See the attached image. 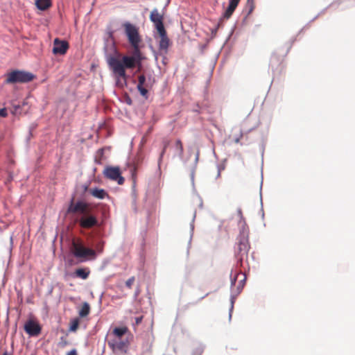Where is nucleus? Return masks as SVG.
Wrapping results in <instances>:
<instances>
[{
  "label": "nucleus",
  "mask_w": 355,
  "mask_h": 355,
  "mask_svg": "<svg viewBox=\"0 0 355 355\" xmlns=\"http://www.w3.org/2000/svg\"><path fill=\"white\" fill-rule=\"evenodd\" d=\"M68 212L81 214L78 222L80 227L83 229L89 230L98 225L96 216L91 213L89 205L87 202L78 201L74 204L72 200Z\"/></svg>",
  "instance_id": "f03ea898"
},
{
  "label": "nucleus",
  "mask_w": 355,
  "mask_h": 355,
  "mask_svg": "<svg viewBox=\"0 0 355 355\" xmlns=\"http://www.w3.org/2000/svg\"><path fill=\"white\" fill-rule=\"evenodd\" d=\"M175 150L179 157L182 158L184 154V148L180 139H177L175 144Z\"/></svg>",
  "instance_id": "6ab92c4d"
},
{
  "label": "nucleus",
  "mask_w": 355,
  "mask_h": 355,
  "mask_svg": "<svg viewBox=\"0 0 355 355\" xmlns=\"http://www.w3.org/2000/svg\"><path fill=\"white\" fill-rule=\"evenodd\" d=\"M68 344L67 341H64V343H63V345H67Z\"/></svg>",
  "instance_id": "e433bc0d"
},
{
  "label": "nucleus",
  "mask_w": 355,
  "mask_h": 355,
  "mask_svg": "<svg viewBox=\"0 0 355 355\" xmlns=\"http://www.w3.org/2000/svg\"><path fill=\"white\" fill-rule=\"evenodd\" d=\"M143 320V316L137 317L135 318V325H139Z\"/></svg>",
  "instance_id": "2f4dec72"
},
{
  "label": "nucleus",
  "mask_w": 355,
  "mask_h": 355,
  "mask_svg": "<svg viewBox=\"0 0 355 355\" xmlns=\"http://www.w3.org/2000/svg\"><path fill=\"white\" fill-rule=\"evenodd\" d=\"M90 305L87 302H83L78 309V315L80 318L87 317L90 313Z\"/></svg>",
  "instance_id": "f3484780"
},
{
  "label": "nucleus",
  "mask_w": 355,
  "mask_h": 355,
  "mask_svg": "<svg viewBox=\"0 0 355 355\" xmlns=\"http://www.w3.org/2000/svg\"><path fill=\"white\" fill-rule=\"evenodd\" d=\"M123 27L128 42L133 49L132 53V55H122L116 51L114 55L107 56V62L114 76L117 78H122L125 83L128 78L126 69H133L137 67V71L141 70L143 56L139 44L142 40L139 35V28L135 25L130 22H125Z\"/></svg>",
  "instance_id": "f257e3e1"
},
{
  "label": "nucleus",
  "mask_w": 355,
  "mask_h": 355,
  "mask_svg": "<svg viewBox=\"0 0 355 355\" xmlns=\"http://www.w3.org/2000/svg\"><path fill=\"white\" fill-rule=\"evenodd\" d=\"M223 170H224V166H218V173H217V176H216L217 178L220 176V173Z\"/></svg>",
  "instance_id": "7c9ffc66"
},
{
  "label": "nucleus",
  "mask_w": 355,
  "mask_h": 355,
  "mask_svg": "<svg viewBox=\"0 0 355 355\" xmlns=\"http://www.w3.org/2000/svg\"><path fill=\"white\" fill-rule=\"evenodd\" d=\"M249 249L250 245L248 236L243 233L238 239L237 247L235 250V257L241 266H242L244 257L248 256Z\"/></svg>",
  "instance_id": "39448f33"
},
{
  "label": "nucleus",
  "mask_w": 355,
  "mask_h": 355,
  "mask_svg": "<svg viewBox=\"0 0 355 355\" xmlns=\"http://www.w3.org/2000/svg\"><path fill=\"white\" fill-rule=\"evenodd\" d=\"M104 245H105V242L103 241H98L94 247H95V250H94L96 253H98V254H101L103 253V250H104Z\"/></svg>",
  "instance_id": "5701e85b"
},
{
  "label": "nucleus",
  "mask_w": 355,
  "mask_h": 355,
  "mask_svg": "<svg viewBox=\"0 0 355 355\" xmlns=\"http://www.w3.org/2000/svg\"><path fill=\"white\" fill-rule=\"evenodd\" d=\"M80 320L78 318H76L71 320L70 322L69 331H76L79 327Z\"/></svg>",
  "instance_id": "4be33fe9"
},
{
  "label": "nucleus",
  "mask_w": 355,
  "mask_h": 355,
  "mask_svg": "<svg viewBox=\"0 0 355 355\" xmlns=\"http://www.w3.org/2000/svg\"><path fill=\"white\" fill-rule=\"evenodd\" d=\"M168 144H169V141H166L164 142V146H163V149H162V152L160 153V155H159V162H161V161H162V159L163 158V156H164V153H166V148H167Z\"/></svg>",
  "instance_id": "bb28decb"
},
{
  "label": "nucleus",
  "mask_w": 355,
  "mask_h": 355,
  "mask_svg": "<svg viewBox=\"0 0 355 355\" xmlns=\"http://www.w3.org/2000/svg\"><path fill=\"white\" fill-rule=\"evenodd\" d=\"M35 6L40 10H46L52 6L51 0H35Z\"/></svg>",
  "instance_id": "dca6fc26"
},
{
  "label": "nucleus",
  "mask_w": 355,
  "mask_h": 355,
  "mask_svg": "<svg viewBox=\"0 0 355 355\" xmlns=\"http://www.w3.org/2000/svg\"><path fill=\"white\" fill-rule=\"evenodd\" d=\"M277 53H272L271 60H277Z\"/></svg>",
  "instance_id": "f704fd0d"
},
{
  "label": "nucleus",
  "mask_w": 355,
  "mask_h": 355,
  "mask_svg": "<svg viewBox=\"0 0 355 355\" xmlns=\"http://www.w3.org/2000/svg\"><path fill=\"white\" fill-rule=\"evenodd\" d=\"M76 274L78 277L85 279L89 276V270L84 268H79L76 270Z\"/></svg>",
  "instance_id": "412c9836"
},
{
  "label": "nucleus",
  "mask_w": 355,
  "mask_h": 355,
  "mask_svg": "<svg viewBox=\"0 0 355 355\" xmlns=\"http://www.w3.org/2000/svg\"><path fill=\"white\" fill-rule=\"evenodd\" d=\"M235 302V298L234 297H231V307H230V313L232 311L234 308V304Z\"/></svg>",
  "instance_id": "473e14b6"
},
{
  "label": "nucleus",
  "mask_w": 355,
  "mask_h": 355,
  "mask_svg": "<svg viewBox=\"0 0 355 355\" xmlns=\"http://www.w3.org/2000/svg\"><path fill=\"white\" fill-rule=\"evenodd\" d=\"M8 112L6 108L0 109V117H6Z\"/></svg>",
  "instance_id": "cd10ccee"
},
{
  "label": "nucleus",
  "mask_w": 355,
  "mask_h": 355,
  "mask_svg": "<svg viewBox=\"0 0 355 355\" xmlns=\"http://www.w3.org/2000/svg\"><path fill=\"white\" fill-rule=\"evenodd\" d=\"M69 48V42L66 40H62L55 38L53 40V53L54 55H64Z\"/></svg>",
  "instance_id": "1a4fd4ad"
},
{
  "label": "nucleus",
  "mask_w": 355,
  "mask_h": 355,
  "mask_svg": "<svg viewBox=\"0 0 355 355\" xmlns=\"http://www.w3.org/2000/svg\"><path fill=\"white\" fill-rule=\"evenodd\" d=\"M134 282H135V277H132L131 278L128 279L126 281V282H125L126 286L130 287L132 285Z\"/></svg>",
  "instance_id": "c85d7f7f"
},
{
  "label": "nucleus",
  "mask_w": 355,
  "mask_h": 355,
  "mask_svg": "<svg viewBox=\"0 0 355 355\" xmlns=\"http://www.w3.org/2000/svg\"><path fill=\"white\" fill-rule=\"evenodd\" d=\"M89 193L94 198L98 199H104L108 197L107 193L103 189L93 188L89 189Z\"/></svg>",
  "instance_id": "2eb2a0df"
},
{
  "label": "nucleus",
  "mask_w": 355,
  "mask_h": 355,
  "mask_svg": "<svg viewBox=\"0 0 355 355\" xmlns=\"http://www.w3.org/2000/svg\"><path fill=\"white\" fill-rule=\"evenodd\" d=\"M67 355H78V354H77L76 350L75 349H73L71 350L70 352H69Z\"/></svg>",
  "instance_id": "72a5a7b5"
},
{
  "label": "nucleus",
  "mask_w": 355,
  "mask_h": 355,
  "mask_svg": "<svg viewBox=\"0 0 355 355\" xmlns=\"http://www.w3.org/2000/svg\"><path fill=\"white\" fill-rule=\"evenodd\" d=\"M246 8L248 9V15H250L254 8V0H248L246 4Z\"/></svg>",
  "instance_id": "a878e982"
},
{
  "label": "nucleus",
  "mask_w": 355,
  "mask_h": 355,
  "mask_svg": "<svg viewBox=\"0 0 355 355\" xmlns=\"http://www.w3.org/2000/svg\"><path fill=\"white\" fill-rule=\"evenodd\" d=\"M104 176L112 181L116 182L119 185L124 183V178L121 175V171L119 166H107L103 171Z\"/></svg>",
  "instance_id": "423d86ee"
},
{
  "label": "nucleus",
  "mask_w": 355,
  "mask_h": 355,
  "mask_svg": "<svg viewBox=\"0 0 355 355\" xmlns=\"http://www.w3.org/2000/svg\"><path fill=\"white\" fill-rule=\"evenodd\" d=\"M2 355H12L11 354H9L7 351L4 352Z\"/></svg>",
  "instance_id": "c9c22d12"
},
{
  "label": "nucleus",
  "mask_w": 355,
  "mask_h": 355,
  "mask_svg": "<svg viewBox=\"0 0 355 355\" xmlns=\"http://www.w3.org/2000/svg\"><path fill=\"white\" fill-rule=\"evenodd\" d=\"M128 331V328L127 327H116L112 331V334L114 336L113 338L121 339Z\"/></svg>",
  "instance_id": "a211bd4d"
},
{
  "label": "nucleus",
  "mask_w": 355,
  "mask_h": 355,
  "mask_svg": "<svg viewBox=\"0 0 355 355\" xmlns=\"http://www.w3.org/2000/svg\"><path fill=\"white\" fill-rule=\"evenodd\" d=\"M26 103L23 102L22 105L20 104H14L12 103L11 113L14 115L20 114L21 113L22 106L25 105Z\"/></svg>",
  "instance_id": "aec40b11"
},
{
  "label": "nucleus",
  "mask_w": 355,
  "mask_h": 355,
  "mask_svg": "<svg viewBox=\"0 0 355 355\" xmlns=\"http://www.w3.org/2000/svg\"><path fill=\"white\" fill-rule=\"evenodd\" d=\"M164 15L159 12L157 8H154L150 15V19L154 24L157 31L164 28Z\"/></svg>",
  "instance_id": "9d476101"
},
{
  "label": "nucleus",
  "mask_w": 355,
  "mask_h": 355,
  "mask_svg": "<svg viewBox=\"0 0 355 355\" xmlns=\"http://www.w3.org/2000/svg\"><path fill=\"white\" fill-rule=\"evenodd\" d=\"M25 331L31 336H37L41 333V327L33 320H28L24 324Z\"/></svg>",
  "instance_id": "9b49d317"
},
{
  "label": "nucleus",
  "mask_w": 355,
  "mask_h": 355,
  "mask_svg": "<svg viewBox=\"0 0 355 355\" xmlns=\"http://www.w3.org/2000/svg\"><path fill=\"white\" fill-rule=\"evenodd\" d=\"M104 154V150L103 148H100L96 152V155L95 157V162L101 164H102V157Z\"/></svg>",
  "instance_id": "b1692460"
},
{
  "label": "nucleus",
  "mask_w": 355,
  "mask_h": 355,
  "mask_svg": "<svg viewBox=\"0 0 355 355\" xmlns=\"http://www.w3.org/2000/svg\"><path fill=\"white\" fill-rule=\"evenodd\" d=\"M149 87L148 83L146 82V76L144 74L139 75L138 76V84L137 88L140 94L144 97L146 99L148 98V90Z\"/></svg>",
  "instance_id": "f8f14e48"
},
{
  "label": "nucleus",
  "mask_w": 355,
  "mask_h": 355,
  "mask_svg": "<svg viewBox=\"0 0 355 355\" xmlns=\"http://www.w3.org/2000/svg\"><path fill=\"white\" fill-rule=\"evenodd\" d=\"M240 0H230V3L224 13L223 14V17L224 19H228L232 15L235 9L236 8Z\"/></svg>",
  "instance_id": "4468645a"
},
{
  "label": "nucleus",
  "mask_w": 355,
  "mask_h": 355,
  "mask_svg": "<svg viewBox=\"0 0 355 355\" xmlns=\"http://www.w3.org/2000/svg\"><path fill=\"white\" fill-rule=\"evenodd\" d=\"M70 250L76 258L81 261H86L89 258L92 259L96 258L95 251L93 249L85 248L80 239L72 240Z\"/></svg>",
  "instance_id": "7ed1b4c3"
},
{
  "label": "nucleus",
  "mask_w": 355,
  "mask_h": 355,
  "mask_svg": "<svg viewBox=\"0 0 355 355\" xmlns=\"http://www.w3.org/2000/svg\"><path fill=\"white\" fill-rule=\"evenodd\" d=\"M107 345L114 353L121 352L126 354L129 346V341L128 339L112 338L108 340Z\"/></svg>",
  "instance_id": "0eeeda50"
},
{
  "label": "nucleus",
  "mask_w": 355,
  "mask_h": 355,
  "mask_svg": "<svg viewBox=\"0 0 355 355\" xmlns=\"http://www.w3.org/2000/svg\"><path fill=\"white\" fill-rule=\"evenodd\" d=\"M159 40V51L162 53H167L169 46L171 44V42L167 35L166 31L164 28L157 31Z\"/></svg>",
  "instance_id": "6e6552de"
},
{
  "label": "nucleus",
  "mask_w": 355,
  "mask_h": 355,
  "mask_svg": "<svg viewBox=\"0 0 355 355\" xmlns=\"http://www.w3.org/2000/svg\"><path fill=\"white\" fill-rule=\"evenodd\" d=\"M203 352V347L200 345H197L192 349L191 355H202Z\"/></svg>",
  "instance_id": "393cba45"
},
{
  "label": "nucleus",
  "mask_w": 355,
  "mask_h": 355,
  "mask_svg": "<svg viewBox=\"0 0 355 355\" xmlns=\"http://www.w3.org/2000/svg\"><path fill=\"white\" fill-rule=\"evenodd\" d=\"M246 275L243 272H239L236 274L234 281L232 280V286H235L236 288H243L245 284Z\"/></svg>",
  "instance_id": "ddd939ff"
},
{
  "label": "nucleus",
  "mask_w": 355,
  "mask_h": 355,
  "mask_svg": "<svg viewBox=\"0 0 355 355\" xmlns=\"http://www.w3.org/2000/svg\"><path fill=\"white\" fill-rule=\"evenodd\" d=\"M136 171H137V166H134L132 169L131 170V173H132V178L133 179V180L135 181V179H136Z\"/></svg>",
  "instance_id": "c756f323"
},
{
  "label": "nucleus",
  "mask_w": 355,
  "mask_h": 355,
  "mask_svg": "<svg viewBox=\"0 0 355 355\" xmlns=\"http://www.w3.org/2000/svg\"><path fill=\"white\" fill-rule=\"evenodd\" d=\"M148 355H149V354H148Z\"/></svg>",
  "instance_id": "4c0bfd02"
},
{
  "label": "nucleus",
  "mask_w": 355,
  "mask_h": 355,
  "mask_svg": "<svg viewBox=\"0 0 355 355\" xmlns=\"http://www.w3.org/2000/svg\"><path fill=\"white\" fill-rule=\"evenodd\" d=\"M35 78V76L32 73L14 70L7 73L5 82L6 84L26 83L31 82Z\"/></svg>",
  "instance_id": "20e7f679"
}]
</instances>
